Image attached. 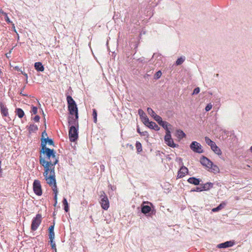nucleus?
<instances>
[{
  "instance_id": "bf43d9fd",
  "label": "nucleus",
  "mask_w": 252,
  "mask_h": 252,
  "mask_svg": "<svg viewBox=\"0 0 252 252\" xmlns=\"http://www.w3.org/2000/svg\"><path fill=\"white\" fill-rule=\"evenodd\" d=\"M22 93H23V91H21V93H20V94H21V95H24V96H26V95H26V94H23Z\"/></svg>"
},
{
  "instance_id": "5fc2aeb1",
  "label": "nucleus",
  "mask_w": 252,
  "mask_h": 252,
  "mask_svg": "<svg viewBox=\"0 0 252 252\" xmlns=\"http://www.w3.org/2000/svg\"><path fill=\"white\" fill-rule=\"evenodd\" d=\"M2 72L1 71V70L0 69V78H1L2 77Z\"/></svg>"
},
{
  "instance_id": "0e129e2a",
  "label": "nucleus",
  "mask_w": 252,
  "mask_h": 252,
  "mask_svg": "<svg viewBox=\"0 0 252 252\" xmlns=\"http://www.w3.org/2000/svg\"><path fill=\"white\" fill-rule=\"evenodd\" d=\"M15 68H16L17 70H18V67L16 66V67H15Z\"/></svg>"
},
{
  "instance_id": "ddd939ff",
  "label": "nucleus",
  "mask_w": 252,
  "mask_h": 252,
  "mask_svg": "<svg viewBox=\"0 0 252 252\" xmlns=\"http://www.w3.org/2000/svg\"><path fill=\"white\" fill-rule=\"evenodd\" d=\"M0 109L3 117H7L8 115V109L2 102L0 103Z\"/></svg>"
},
{
  "instance_id": "79ce46f5",
  "label": "nucleus",
  "mask_w": 252,
  "mask_h": 252,
  "mask_svg": "<svg viewBox=\"0 0 252 252\" xmlns=\"http://www.w3.org/2000/svg\"><path fill=\"white\" fill-rule=\"evenodd\" d=\"M212 108V105L211 103H209L207 105V106L205 107V110L206 111L208 112L210 111Z\"/></svg>"
},
{
  "instance_id": "4be33fe9",
  "label": "nucleus",
  "mask_w": 252,
  "mask_h": 252,
  "mask_svg": "<svg viewBox=\"0 0 252 252\" xmlns=\"http://www.w3.org/2000/svg\"><path fill=\"white\" fill-rule=\"evenodd\" d=\"M54 229V225H51L49 228V237L50 239H54L55 238Z\"/></svg>"
},
{
  "instance_id": "473e14b6",
  "label": "nucleus",
  "mask_w": 252,
  "mask_h": 252,
  "mask_svg": "<svg viewBox=\"0 0 252 252\" xmlns=\"http://www.w3.org/2000/svg\"><path fill=\"white\" fill-rule=\"evenodd\" d=\"M63 203L64 205V210L65 212H67L69 211V208L67 200L65 198H63Z\"/></svg>"
},
{
  "instance_id": "7ed1b4c3",
  "label": "nucleus",
  "mask_w": 252,
  "mask_h": 252,
  "mask_svg": "<svg viewBox=\"0 0 252 252\" xmlns=\"http://www.w3.org/2000/svg\"><path fill=\"white\" fill-rule=\"evenodd\" d=\"M201 163L204 166H206L209 170L214 172H217L219 171V167L214 164V163L207 158L202 156L200 158Z\"/></svg>"
},
{
  "instance_id": "39448f33",
  "label": "nucleus",
  "mask_w": 252,
  "mask_h": 252,
  "mask_svg": "<svg viewBox=\"0 0 252 252\" xmlns=\"http://www.w3.org/2000/svg\"><path fill=\"white\" fill-rule=\"evenodd\" d=\"M78 127L70 126L69 130V138L71 142L75 141L78 138Z\"/></svg>"
},
{
  "instance_id": "c03bdc74",
  "label": "nucleus",
  "mask_w": 252,
  "mask_h": 252,
  "mask_svg": "<svg viewBox=\"0 0 252 252\" xmlns=\"http://www.w3.org/2000/svg\"><path fill=\"white\" fill-rule=\"evenodd\" d=\"M32 113L33 114H36L37 113V108L35 106H32Z\"/></svg>"
},
{
  "instance_id": "4d7b16f0",
  "label": "nucleus",
  "mask_w": 252,
  "mask_h": 252,
  "mask_svg": "<svg viewBox=\"0 0 252 252\" xmlns=\"http://www.w3.org/2000/svg\"><path fill=\"white\" fill-rule=\"evenodd\" d=\"M12 26H13V29H14V31L15 32H16V30H15V26H14V24H12Z\"/></svg>"
},
{
  "instance_id": "2eb2a0df",
  "label": "nucleus",
  "mask_w": 252,
  "mask_h": 252,
  "mask_svg": "<svg viewBox=\"0 0 252 252\" xmlns=\"http://www.w3.org/2000/svg\"><path fill=\"white\" fill-rule=\"evenodd\" d=\"M68 111L71 115H76L78 113V108L76 104L68 106Z\"/></svg>"
},
{
  "instance_id": "69168bd1",
  "label": "nucleus",
  "mask_w": 252,
  "mask_h": 252,
  "mask_svg": "<svg viewBox=\"0 0 252 252\" xmlns=\"http://www.w3.org/2000/svg\"><path fill=\"white\" fill-rule=\"evenodd\" d=\"M25 86H24V87H23V90H23L25 89Z\"/></svg>"
},
{
  "instance_id": "f03ea898",
  "label": "nucleus",
  "mask_w": 252,
  "mask_h": 252,
  "mask_svg": "<svg viewBox=\"0 0 252 252\" xmlns=\"http://www.w3.org/2000/svg\"><path fill=\"white\" fill-rule=\"evenodd\" d=\"M45 144H42V148L40 153L43 154H45L47 158V160L55 161V159H58L56 156V153L54 149H50L45 147Z\"/></svg>"
},
{
  "instance_id": "13d9d810",
  "label": "nucleus",
  "mask_w": 252,
  "mask_h": 252,
  "mask_svg": "<svg viewBox=\"0 0 252 252\" xmlns=\"http://www.w3.org/2000/svg\"><path fill=\"white\" fill-rule=\"evenodd\" d=\"M5 12L2 10L1 9H0V13H1L2 14H3Z\"/></svg>"
},
{
  "instance_id": "a18cd8bd",
  "label": "nucleus",
  "mask_w": 252,
  "mask_h": 252,
  "mask_svg": "<svg viewBox=\"0 0 252 252\" xmlns=\"http://www.w3.org/2000/svg\"><path fill=\"white\" fill-rule=\"evenodd\" d=\"M191 191L201 192L202 191V190L201 187H197L195 189H192Z\"/></svg>"
},
{
  "instance_id": "412c9836",
  "label": "nucleus",
  "mask_w": 252,
  "mask_h": 252,
  "mask_svg": "<svg viewBox=\"0 0 252 252\" xmlns=\"http://www.w3.org/2000/svg\"><path fill=\"white\" fill-rule=\"evenodd\" d=\"M52 187L53 191L54 193V199L55 201H57V195H58V189L56 183H55V184L52 185V186H50Z\"/></svg>"
},
{
  "instance_id": "f704fd0d",
  "label": "nucleus",
  "mask_w": 252,
  "mask_h": 252,
  "mask_svg": "<svg viewBox=\"0 0 252 252\" xmlns=\"http://www.w3.org/2000/svg\"><path fill=\"white\" fill-rule=\"evenodd\" d=\"M147 112L153 118L155 117V116L157 115L156 113L153 111V110L150 107L147 108Z\"/></svg>"
},
{
  "instance_id": "a211bd4d",
  "label": "nucleus",
  "mask_w": 252,
  "mask_h": 252,
  "mask_svg": "<svg viewBox=\"0 0 252 252\" xmlns=\"http://www.w3.org/2000/svg\"><path fill=\"white\" fill-rule=\"evenodd\" d=\"M146 126L149 127L150 128L154 129L155 130H158L159 129V127L156 123L154 122L149 121V123H147V125Z\"/></svg>"
},
{
  "instance_id": "6e6552de",
  "label": "nucleus",
  "mask_w": 252,
  "mask_h": 252,
  "mask_svg": "<svg viewBox=\"0 0 252 252\" xmlns=\"http://www.w3.org/2000/svg\"><path fill=\"white\" fill-rule=\"evenodd\" d=\"M190 148L194 152L201 154L203 152L202 146L196 141H193L190 145Z\"/></svg>"
},
{
  "instance_id": "3c124183",
  "label": "nucleus",
  "mask_w": 252,
  "mask_h": 252,
  "mask_svg": "<svg viewBox=\"0 0 252 252\" xmlns=\"http://www.w3.org/2000/svg\"><path fill=\"white\" fill-rule=\"evenodd\" d=\"M1 162L0 160V176L1 175V174H2V170H1Z\"/></svg>"
},
{
  "instance_id": "c9c22d12",
  "label": "nucleus",
  "mask_w": 252,
  "mask_h": 252,
  "mask_svg": "<svg viewBox=\"0 0 252 252\" xmlns=\"http://www.w3.org/2000/svg\"><path fill=\"white\" fill-rule=\"evenodd\" d=\"M136 148L138 153L141 152L142 150L141 144L139 142H136Z\"/></svg>"
},
{
  "instance_id": "2f4dec72",
  "label": "nucleus",
  "mask_w": 252,
  "mask_h": 252,
  "mask_svg": "<svg viewBox=\"0 0 252 252\" xmlns=\"http://www.w3.org/2000/svg\"><path fill=\"white\" fill-rule=\"evenodd\" d=\"M38 129V127L37 126L34 125V124H31L30 125L29 127V130L30 132H35Z\"/></svg>"
},
{
  "instance_id": "c85d7f7f",
  "label": "nucleus",
  "mask_w": 252,
  "mask_h": 252,
  "mask_svg": "<svg viewBox=\"0 0 252 252\" xmlns=\"http://www.w3.org/2000/svg\"><path fill=\"white\" fill-rule=\"evenodd\" d=\"M66 100L68 103V106L76 104L72 97L70 95L67 96Z\"/></svg>"
},
{
  "instance_id": "49530a36",
  "label": "nucleus",
  "mask_w": 252,
  "mask_h": 252,
  "mask_svg": "<svg viewBox=\"0 0 252 252\" xmlns=\"http://www.w3.org/2000/svg\"><path fill=\"white\" fill-rule=\"evenodd\" d=\"M40 119V117L38 116V115H36L34 118H33V120L36 122H37L39 121Z\"/></svg>"
},
{
  "instance_id": "aec40b11",
  "label": "nucleus",
  "mask_w": 252,
  "mask_h": 252,
  "mask_svg": "<svg viewBox=\"0 0 252 252\" xmlns=\"http://www.w3.org/2000/svg\"><path fill=\"white\" fill-rule=\"evenodd\" d=\"M35 69L38 71H43L44 67L40 62H36L34 63Z\"/></svg>"
},
{
  "instance_id": "9b49d317",
  "label": "nucleus",
  "mask_w": 252,
  "mask_h": 252,
  "mask_svg": "<svg viewBox=\"0 0 252 252\" xmlns=\"http://www.w3.org/2000/svg\"><path fill=\"white\" fill-rule=\"evenodd\" d=\"M138 114L139 115L142 122L145 125H147V123H149V118L147 117L145 113L141 109L138 110Z\"/></svg>"
},
{
  "instance_id": "7c9ffc66",
  "label": "nucleus",
  "mask_w": 252,
  "mask_h": 252,
  "mask_svg": "<svg viewBox=\"0 0 252 252\" xmlns=\"http://www.w3.org/2000/svg\"><path fill=\"white\" fill-rule=\"evenodd\" d=\"M205 141L206 143L210 146L211 148L215 144L214 141L207 136L205 137Z\"/></svg>"
},
{
  "instance_id": "9d476101",
  "label": "nucleus",
  "mask_w": 252,
  "mask_h": 252,
  "mask_svg": "<svg viewBox=\"0 0 252 252\" xmlns=\"http://www.w3.org/2000/svg\"><path fill=\"white\" fill-rule=\"evenodd\" d=\"M78 114H76L75 115V117L72 115V116H69L68 118V125L70 126H77L78 127Z\"/></svg>"
},
{
  "instance_id": "6ab92c4d",
  "label": "nucleus",
  "mask_w": 252,
  "mask_h": 252,
  "mask_svg": "<svg viewBox=\"0 0 252 252\" xmlns=\"http://www.w3.org/2000/svg\"><path fill=\"white\" fill-rule=\"evenodd\" d=\"M188 182L194 185H198L200 184V180L199 179L195 177H190L188 179Z\"/></svg>"
},
{
  "instance_id": "f257e3e1",
  "label": "nucleus",
  "mask_w": 252,
  "mask_h": 252,
  "mask_svg": "<svg viewBox=\"0 0 252 252\" xmlns=\"http://www.w3.org/2000/svg\"><path fill=\"white\" fill-rule=\"evenodd\" d=\"M58 162V159L55 161L45 160L41 156L39 157V163L44 168L43 176L47 183L49 186L56 183L55 179V165Z\"/></svg>"
},
{
  "instance_id": "ea45409f",
  "label": "nucleus",
  "mask_w": 252,
  "mask_h": 252,
  "mask_svg": "<svg viewBox=\"0 0 252 252\" xmlns=\"http://www.w3.org/2000/svg\"><path fill=\"white\" fill-rule=\"evenodd\" d=\"M162 73L161 71L159 70L156 72V73L155 74V79H158L161 76Z\"/></svg>"
},
{
  "instance_id": "680f3d73",
  "label": "nucleus",
  "mask_w": 252,
  "mask_h": 252,
  "mask_svg": "<svg viewBox=\"0 0 252 252\" xmlns=\"http://www.w3.org/2000/svg\"><path fill=\"white\" fill-rule=\"evenodd\" d=\"M250 151L252 153V146L250 148Z\"/></svg>"
},
{
  "instance_id": "a878e982",
  "label": "nucleus",
  "mask_w": 252,
  "mask_h": 252,
  "mask_svg": "<svg viewBox=\"0 0 252 252\" xmlns=\"http://www.w3.org/2000/svg\"><path fill=\"white\" fill-rule=\"evenodd\" d=\"M151 210V207L148 205H143L141 207V212L143 214H147L149 213Z\"/></svg>"
},
{
  "instance_id": "de8ad7c7",
  "label": "nucleus",
  "mask_w": 252,
  "mask_h": 252,
  "mask_svg": "<svg viewBox=\"0 0 252 252\" xmlns=\"http://www.w3.org/2000/svg\"><path fill=\"white\" fill-rule=\"evenodd\" d=\"M140 135L141 136H148V132L147 131H143V132H141V133H140Z\"/></svg>"
},
{
  "instance_id": "4468645a",
  "label": "nucleus",
  "mask_w": 252,
  "mask_h": 252,
  "mask_svg": "<svg viewBox=\"0 0 252 252\" xmlns=\"http://www.w3.org/2000/svg\"><path fill=\"white\" fill-rule=\"evenodd\" d=\"M234 242L232 241H226L224 243H222L218 245L217 247L218 248H226L233 246Z\"/></svg>"
},
{
  "instance_id": "393cba45",
  "label": "nucleus",
  "mask_w": 252,
  "mask_h": 252,
  "mask_svg": "<svg viewBox=\"0 0 252 252\" xmlns=\"http://www.w3.org/2000/svg\"><path fill=\"white\" fill-rule=\"evenodd\" d=\"M159 125L162 126L166 130V133H167L168 131H170L168 128V126H171V125L167 122L162 121Z\"/></svg>"
},
{
  "instance_id": "1a4fd4ad",
  "label": "nucleus",
  "mask_w": 252,
  "mask_h": 252,
  "mask_svg": "<svg viewBox=\"0 0 252 252\" xmlns=\"http://www.w3.org/2000/svg\"><path fill=\"white\" fill-rule=\"evenodd\" d=\"M33 189L34 192L38 196L42 195V191L40 182L38 180H35L33 183Z\"/></svg>"
},
{
  "instance_id": "423d86ee",
  "label": "nucleus",
  "mask_w": 252,
  "mask_h": 252,
  "mask_svg": "<svg viewBox=\"0 0 252 252\" xmlns=\"http://www.w3.org/2000/svg\"><path fill=\"white\" fill-rule=\"evenodd\" d=\"M42 221V216L41 214H38L36 215V217L33 218L32 220L31 224V229L32 231H35L39 225L40 224Z\"/></svg>"
},
{
  "instance_id": "0eeeda50",
  "label": "nucleus",
  "mask_w": 252,
  "mask_h": 252,
  "mask_svg": "<svg viewBox=\"0 0 252 252\" xmlns=\"http://www.w3.org/2000/svg\"><path fill=\"white\" fill-rule=\"evenodd\" d=\"M170 131H168L164 136L165 143L169 147L172 148L178 147L179 145L174 143L171 137Z\"/></svg>"
},
{
  "instance_id": "58836bf2",
  "label": "nucleus",
  "mask_w": 252,
  "mask_h": 252,
  "mask_svg": "<svg viewBox=\"0 0 252 252\" xmlns=\"http://www.w3.org/2000/svg\"><path fill=\"white\" fill-rule=\"evenodd\" d=\"M50 242L52 248L55 250V252H57L56 244L54 241V239H50Z\"/></svg>"
},
{
  "instance_id": "f3484780",
  "label": "nucleus",
  "mask_w": 252,
  "mask_h": 252,
  "mask_svg": "<svg viewBox=\"0 0 252 252\" xmlns=\"http://www.w3.org/2000/svg\"><path fill=\"white\" fill-rule=\"evenodd\" d=\"M213 187V184L210 182H208L205 184L201 185V189L202 191L209 190Z\"/></svg>"
},
{
  "instance_id": "b1692460",
  "label": "nucleus",
  "mask_w": 252,
  "mask_h": 252,
  "mask_svg": "<svg viewBox=\"0 0 252 252\" xmlns=\"http://www.w3.org/2000/svg\"><path fill=\"white\" fill-rule=\"evenodd\" d=\"M226 205V203L225 202H222L218 207L213 208L212 211L214 212H218L224 208Z\"/></svg>"
},
{
  "instance_id": "09e8293b",
  "label": "nucleus",
  "mask_w": 252,
  "mask_h": 252,
  "mask_svg": "<svg viewBox=\"0 0 252 252\" xmlns=\"http://www.w3.org/2000/svg\"><path fill=\"white\" fill-rule=\"evenodd\" d=\"M45 136H47V134L45 131H44L42 133V138H44V137H45Z\"/></svg>"
},
{
  "instance_id": "864d4df0",
  "label": "nucleus",
  "mask_w": 252,
  "mask_h": 252,
  "mask_svg": "<svg viewBox=\"0 0 252 252\" xmlns=\"http://www.w3.org/2000/svg\"><path fill=\"white\" fill-rule=\"evenodd\" d=\"M137 131L140 134L141 131H140V128L138 126H137Z\"/></svg>"
},
{
  "instance_id": "a19ab883",
  "label": "nucleus",
  "mask_w": 252,
  "mask_h": 252,
  "mask_svg": "<svg viewBox=\"0 0 252 252\" xmlns=\"http://www.w3.org/2000/svg\"><path fill=\"white\" fill-rule=\"evenodd\" d=\"M3 15L5 16V20L8 23H12V22L10 21V19L8 17L7 14L6 13H4Z\"/></svg>"
},
{
  "instance_id": "8fccbe9b",
  "label": "nucleus",
  "mask_w": 252,
  "mask_h": 252,
  "mask_svg": "<svg viewBox=\"0 0 252 252\" xmlns=\"http://www.w3.org/2000/svg\"><path fill=\"white\" fill-rule=\"evenodd\" d=\"M177 161H179L182 162V159L181 158H177L176 159Z\"/></svg>"
},
{
  "instance_id": "bb28decb",
  "label": "nucleus",
  "mask_w": 252,
  "mask_h": 252,
  "mask_svg": "<svg viewBox=\"0 0 252 252\" xmlns=\"http://www.w3.org/2000/svg\"><path fill=\"white\" fill-rule=\"evenodd\" d=\"M15 113L19 118H23L25 115L24 111L21 108H19L16 109Z\"/></svg>"
},
{
  "instance_id": "72a5a7b5",
  "label": "nucleus",
  "mask_w": 252,
  "mask_h": 252,
  "mask_svg": "<svg viewBox=\"0 0 252 252\" xmlns=\"http://www.w3.org/2000/svg\"><path fill=\"white\" fill-rule=\"evenodd\" d=\"M185 57H181L180 58H178L177 60V61L176 62V65H179L182 64L184 63V62L185 61Z\"/></svg>"
},
{
  "instance_id": "f8f14e48",
  "label": "nucleus",
  "mask_w": 252,
  "mask_h": 252,
  "mask_svg": "<svg viewBox=\"0 0 252 252\" xmlns=\"http://www.w3.org/2000/svg\"><path fill=\"white\" fill-rule=\"evenodd\" d=\"M188 173V169L182 166L178 172L177 178H181L184 177Z\"/></svg>"
},
{
  "instance_id": "cd10ccee",
  "label": "nucleus",
  "mask_w": 252,
  "mask_h": 252,
  "mask_svg": "<svg viewBox=\"0 0 252 252\" xmlns=\"http://www.w3.org/2000/svg\"><path fill=\"white\" fill-rule=\"evenodd\" d=\"M176 136L180 139H182L186 136L185 133L181 129L176 130Z\"/></svg>"
},
{
  "instance_id": "5701e85b",
  "label": "nucleus",
  "mask_w": 252,
  "mask_h": 252,
  "mask_svg": "<svg viewBox=\"0 0 252 252\" xmlns=\"http://www.w3.org/2000/svg\"><path fill=\"white\" fill-rule=\"evenodd\" d=\"M211 148L215 154L218 155H221L222 152L221 151V150L218 146H217L216 143Z\"/></svg>"
},
{
  "instance_id": "6e6d98bb",
  "label": "nucleus",
  "mask_w": 252,
  "mask_h": 252,
  "mask_svg": "<svg viewBox=\"0 0 252 252\" xmlns=\"http://www.w3.org/2000/svg\"><path fill=\"white\" fill-rule=\"evenodd\" d=\"M12 26H13V29H14V31L15 32H16V30H15V26H14V24H12Z\"/></svg>"
},
{
  "instance_id": "4c0bfd02",
  "label": "nucleus",
  "mask_w": 252,
  "mask_h": 252,
  "mask_svg": "<svg viewBox=\"0 0 252 252\" xmlns=\"http://www.w3.org/2000/svg\"><path fill=\"white\" fill-rule=\"evenodd\" d=\"M154 119L156 121H157L158 123V124H159V123H160V122L162 121L161 117L158 115H155Z\"/></svg>"
},
{
  "instance_id": "603ef678",
  "label": "nucleus",
  "mask_w": 252,
  "mask_h": 252,
  "mask_svg": "<svg viewBox=\"0 0 252 252\" xmlns=\"http://www.w3.org/2000/svg\"><path fill=\"white\" fill-rule=\"evenodd\" d=\"M22 73L26 77V79H28V74L26 73L22 72Z\"/></svg>"
},
{
  "instance_id": "20e7f679",
  "label": "nucleus",
  "mask_w": 252,
  "mask_h": 252,
  "mask_svg": "<svg viewBox=\"0 0 252 252\" xmlns=\"http://www.w3.org/2000/svg\"><path fill=\"white\" fill-rule=\"evenodd\" d=\"M100 197L101 198L100 203L101 207L105 210H107L109 207V202L107 196L104 191L100 192Z\"/></svg>"
},
{
  "instance_id": "052dcab7",
  "label": "nucleus",
  "mask_w": 252,
  "mask_h": 252,
  "mask_svg": "<svg viewBox=\"0 0 252 252\" xmlns=\"http://www.w3.org/2000/svg\"><path fill=\"white\" fill-rule=\"evenodd\" d=\"M57 201H55V204H54L55 206L57 205Z\"/></svg>"
},
{
  "instance_id": "37998d69",
  "label": "nucleus",
  "mask_w": 252,
  "mask_h": 252,
  "mask_svg": "<svg viewBox=\"0 0 252 252\" xmlns=\"http://www.w3.org/2000/svg\"><path fill=\"white\" fill-rule=\"evenodd\" d=\"M200 92V89L199 87H197L196 88H195L193 90V93H192V94H198Z\"/></svg>"
},
{
  "instance_id": "e2e57ef3",
  "label": "nucleus",
  "mask_w": 252,
  "mask_h": 252,
  "mask_svg": "<svg viewBox=\"0 0 252 252\" xmlns=\"http://www.w3.org/2000/svg\"><path fill=\"white\" fill-rule=\"evenodd\" d=\"M26 83H28V79H26Z\"/></svg>"
},
{
  "instance_id": "c756f323",
  "label": "nucleus",
  "mask_w": 252,
  "mask_h": 252,
  "mask_svg": "<svg viewBox=\"0 0 252 252\" xmlns=\"http://www.w3.org/2000/svg\"><path fill=\"white\" fill-rule=\"evenodd\" d=\"M66 100L68 103V106L76 104L72 97L70 95L67 96Z\"/></svg>"
},
{
  "instance_id": "dca6fc26",
  "label": "nucleus",
  "mask_w": 252,
  "mask_h": 252,
  "mask_svg": "<svg viewBox=\"0 0 252 252\" xmlns=\"http://www.w3.org/2000/svg\"><path fill=\"white\" fill-rule=\"evenodd\" d=\"M41 146L42 147V144H45V147H46V144L48 143V144L50 145H54V142L53 140L51 139H49L48 137L47 138H41Z\"/></svg>"
},
{
  "instance_id": "e433bc0d",
  "label": "nucleus",
  "mask_w": 252,
  "mask_h": 252,
  "mask_svg": "<svg viewBox=\"0 0 252 252\" xmlns=\"http://www.w3.org/2000/svg\"><path fill=\"white\" fill-rule=\"evenodd\" d=\"M93 116L94 118V121L96 123L97 122V112L95 109L93 110Z\"/></svg>"
}]
</instances>
